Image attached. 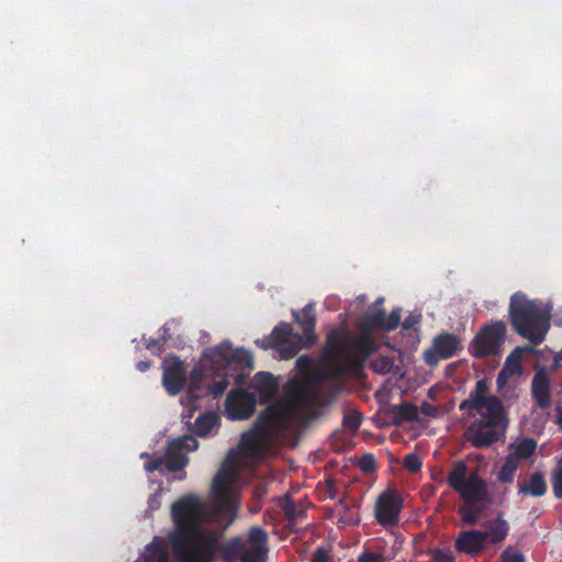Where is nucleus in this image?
Returning <instances> with one entry per match:
<instances>
[{
    "instance_id": "obj_22",
    "label": "nucleus",
    "mask_w": 562,
    "mask_h": 562,
    "mask_svg": "<svg viewBox=\"0 0 562 562\" xmlns=\"http://www.w3.org/2000/svg\"><path fill=\"white\" fill-rule=\"evenodd\" d=\"M229 368L239 371L252 370L254 361L251 353L244 348H233L229 358Z\"/></svg>"
},
{
    "instance_id": "obj_16",
    "label": "nucleus",
    "mask_w": 562,
    "mask_h": 562,
    "mask_svg": "<svg viewBox=\"0 0 562 562\" xmlns=\"http://www.w3.org/2000/svg\"><path fill=\"white\" fill-rule=\"evenodd\" d=\"M531 396L541 409H548L552 405L551 382L543 368L536 371L531 380Z\"/></svg>"
},
{
    "instance_id": "obj_46",
    "label": "nucleus",
    "mask_w": 562,
    "mask_h": 562,
    "mask_svg": "<svg viewBox=\"0 0 562 562\" xmlns=\"http://www.w3.org/2000/svg\"><path fill=\"white\" fill-rule=\"evenodd\" d=\"M296 367L300 371L311 370L313 367V359L307 355H302L296 359Z\"/></svg>"
},
{
    "instance_id": "obj_30",
    "label": "nucleus",
    "mask_w": 562,
    "mask_h": 562,
    "mask_svg": "<svg viewBox=\"0 0 562 562\" xmlns=\"http://www.w3.org/2000/svg\"><path fill=\"white\" fill-rule=\"evenodd\" d=\"M325 351L329 357H337L342 351L341 335L338 330L333 329L326 338Z\"/></svg>"
},
{
    "instance_id": "obj_50",
    "label": "nucleus",
    "mask_w": 562,
    "mask_h": 562,
    "mask_svg": "<svg viewBox=\"0 0 562 562\" xmlns=\"http://www.w3.org/2000/svg\"><path fill=\"white\" fill-rule=\"evenodd\" d=\"M419 412H422L426 416H434L436 413V406L429 404V403H423L420 405V408H418Z\"/></svg>"
},
{
    "instance_id": "obj_17",
    "label": "nucleus",
    "mask_w": 562,
    "mask_h": 562,
    "mask_svg": "<svg viewBox=\"0 0 562 562\" xmlns=\"http://www.w3.org/2000/svg\"><path fill=\"white\" fill-rule=\"evenodd\" d=\"M457 493L468 504L483 503L488 499L487 484L477 473H471Z\"/></svg>"
},
{
    "instance_id": "obj_34",
    "label": "nucleus",
    "mask_w": 562,
    "mask_h": 562,
    "mask_svg": "<svg viewBox=\"0 0 562 562\" xmlns=\"http://www.w3.org/2000/svg\"><path fill=\"white\" fill-rule=\"evenodd\" d=\"M268 548L250 547L243 557V562H266Z\"/></svg>"
},
{
    "instance_id": "obj_47",
    "label": "nucleus",
    "mask_w": 562,
    "mask_h": 562,
    "mask_svg": "<svg viewBox=\"0 0 562 562\" xmlns=\"http://www.w3.org/2000/svg\"><path fill=\"white\" fill-rule=\"evenodd\" d=\"M382 555L375 552H363L358 558V562H381Z\"/></svg>"
},
{
    "instance_id": "obj_26",
    "label": "nucleus",
    "mask_w": 562,
    "mask_h": 562,
    "mask_svg": "<svg viewBox=\"0 0 562 562\" xmlns=\"http://www.w3.org/2000/svg\"><path fill=\"white\" fill-rule=\"evenodd\" d=\"M144 562H170L166 546L160 539L155 538L147 544Z\"/></svg>"
},
{
    "instance_id": "obj_55",
    "label": "nucleus",
    "mask_w": 562,
    "mask_h": 562,
    "mask_svg": "<svg viewBox=\"0 0 562 562\" xmlns=\"http://www.w3.org/2000/svg\"><path fill=\"white\" fill-rule=\"evenodd\" d=\"M136 367L140 372H145L150 368V362L149 361H139V362H137Z\"/></svg>"
},
{
    "instance_id": "obj_25",
    "label": "nucleus",
    "mask_w": 562,
    "mask_h": 562,
    "mask_svg": "<svg viewBox=\"0 0 562 562\" xmlns=\"http://www.w3.org/2000/svg\"><path fill=\"white\" fill-rule=\"evenodd\" d=\"M165 465L167 470L171 473H176L181 471L189 463L188 456L170 446L169 450L166 453Z\"/></svg>"
},
{
    "instance_id": "obj_7",
    "label": "nucleus",
    "mask_w": 562,
    "mask_h": 562,
    "mask_svg": "<svg viewBox=\"0 0 562 562\" xmlns=\"http://www.w3.org/2000/svg\"><path fill=\"white\" fill-rule=\"evenodd\" d=\"M506 333L507 327L503 321H495L483 326L469 346L470 353L477 359L498 355Z\"/></svg>"
},
{
    "instance_id": "obj_9",
    "label": "nucleus",
    "mask_w": 562,
    "mask_h": 562,
    "mask_svg": "<svg viewBox=\"0 0 562 562\" xmlns=\"http://www.w3.org/2000/svg\"><path fill=\"white\" fill-rule=\"evenodd\" d=\"M403 508V498L394 490H386L379 495L374 504V516L383 527H393L398 524L400 513Z\"/></svg>"
},
{
    "instance_id": "obj_29",
    "label": "nucleus",
    "mask_w": 562,
    "mask_h": 562,
    "mask_svg": "<svg viewBox=\"0 0 562 562\" xmlns=\"http://www.w3.org/2000/svg\"><path fill=\"white\" fill-rule=\"evenodd\" d=\"M519 462H517L514 457L507 456L504 459V463L498 472V481L502 483H512L515 477V473L518 469Z\"/></svg>"
},
{
    "instance_id": "obj_52",
    "label": "nucleus",
    "mask_w": 562,
    "mask_h": 562,
    "mask_svg": "<svg viewBox=\"0 0 562 562\" xmlns=\"http://www.w3.org/2000/svg\"><path fill=\"white\" fill-rule=\"evenodd\" d=\"M462 519L469 525H474L477 521V514L474 512L464 513L462 515Z\"/></svg>"
},
{
    "instance_id": "obj_31",
    "label": "nucleus",
    "mask_w": 562,
    "mask_h": 562,
    "mask_svg": "<svg viewBox=\"0 0 562 562\" xmlns=\"http://www.w3.org/2000/svg\"><path fill=\"white\" fill-rule=\"evenodd\" d=\"M248 540L250 542V547L267 548L268 533L263 528L254 526L249 529Z\"/></svg>"
},
{
    "instance_id": "obj_27",
    "label": "nucleus",
    "mask_w": 562,
    "mask_h": 562,
    "mask_svg": "<svg viewBox=\"0 0 562 562\" xmlns=\"http://www.w3.org/2000/svg\"><path fill=\"white\" fill-rule=\"evenodd\" d=\"M514 451L509 453V457H514V459L519 462L520 460H525L530 458L537 448V442L532 438H525L516 446H512Z\"/></svg>"
},
{
    "instance_id": "obj_53",
    "label": "nucleus",
    "mask_w": 562,
    "mask_h": 562,
    "mask_svg": "<svg viewBox=\"0 0 562 562\" xmlns=\"http://www.w3.org/2000/svg\"><path fill=\"white\" fill-rule=\"evenodd\" d=\"M284 512H285V515L289 517V518H293L294 517V505L291 501H286L284 507H283Z\"/></svg>"
},
{
    "instance_id": "obj_41",
    "label": "nucleus",
    "mask_w": 562,
    "mask_h": 562,
    "mask_svg": "<svg viewBox=\"0 0 562 562\" xmlns=\"http://www.w3.org/2000/svg\"><path fill=\"white\" fill-rule=\"evenodd\" d=\"M340 521L346 525L356 526L359 524L360 517L358 512L345 508L342 515L340 516Z\"/></svg>"
},
{
    "instance_id": "obj_39",
    "label": "nucleus",
    "mask_w": 562,
    "mask_h": 562,
    "mask_svg": "<svg viewBox=\"0 0 562 562\" xmlns=\"http://www.w3.org/2000/svg\"><path fill=\"white\" fill-rule=\"evenodd\" d=\"M393 367L392 359L387 357H379L372 363V368L378 373H387L391 371Z\"/></svg>"
},
{
    "instance_id": "obj_2",
    "label": "nucleus",
    "mask_w": 562,
    "mask_h": 562,
    "mask_svg": "<svg viewBox=\"0 0 562 562\" xmlns=\"http://www.w3.org/2000/svg\"><path fill=\"white\" fill-rule=\"evenodd\" d=\"M176 531L169 535L172 553L179 562H214L220 550L212 531L194 527L201 520L202 506L192 494L184 495L171 506Z\"/></svg>"
},
{
    "instance_id": "obj_13",
    "label": "nucleus",
    "mask_w": 562,
    "mask_h": 562,
    "mask_svg": "<svg viewBox=\"0 0 562 562\" xmlns=\"http://www.w3.org/2000/svg\"><path fill=\"white\" fill-rule=\"evenodd\" d=\"M291 334L292 326L281 322L273 328L270 335L257 339L255 344L263 350L276 349L280 352L282 359H290L291 357H285L284 355L288 350H291Z\"/></svg>"
},
{
    "instance_id": "obj_57",
    "label": "nucleus",
    "mask_w": 562,
    "mask_h": 562,
    "mask_svg": "<svg viewBox=\"0 0 562 562\" xmlns=\"http://www.w3.org/2000/svg\"><path fill=\"white\" fill-rule=\"evenodd\" d=\"M265 494V488L263 487H257L256 488V495L258 497L262 496Z\"/></svg>"
},
{
    "instance_id": "obj_19",
    "label": "nucleus",
    "mask_w": 562,
    "mask_h": 562,
    "mask_svg": "<svg viewBox=\"0 0 562 562\" xmlns=\"http://www.w3.org/2000/svg\"><path fill=\"white\" fill-rule=\"evenodd\" d=\"M386 414L392 419V424L396 426L406 422L412 423L419 420L418 407L415 404L405 401L398 405H392Z\"/></svg>"
},
{
    "instance_id": "obj_12",
    "label": "nucleus",
    "mask_w": 562,
    "mask_h": 562,
    "mask_svg": "<svg viewBox=\"0 0 562 562\" xmlns=\"http://www.w3.org/2000/svg\"><path fill=\"white\" fill-rule=\"evenodd\" d=\"M256 395L243 389H236L227 394L225 401V413L232 420H244L249 418L256 409Z\"/></svg>"
},
{
    "instance_id": "obj_4",
    "label": "nucleus",
    "mask_w": 562,
    "mask_h": 562,
    "mask_svg": "<svg viewBox=\"0 0 562 562\" xmlns=\"http://www.w3.org/2000/svg\"><path fill=\"white\" fill-rule=\"evenodd\" d=\"M515 331L532 345H540L550 329L551 313L537 301L528 300L522 292L512 295L508 308Z\"/></svg>"
},
{
    "instance_id": "obj_43",
    "label": "nucleus",
    "mask_w": 562,
    "mask_h": 562,
    "mask_svg": "<svg viewBox=\"0 0 562 562\" xmlns=\"http://www.w3.org/2000/svg\"><path fill=\"white\" fill-rule=\"evenodd\" d=\"M503 562H525V555L518 551L504 550L502 553Z\"/></svg>"
},
{
    "instance_id": "obj_6",
    "label": "nucleus",
    "mask_w": 562,
    "mask_h": 562,
    "mask_svg": "<svg viewBox=\"0 0 562 562\" xmlns=\"http://www.w3.org/2000/svg\"><path fill=\"white\" fill-rule=\"evenodd\" d=\"M236 473L228 468H222L212 482L211 493L215 510L231 521L236 517L238 503L232 492Z\"/></svg>"
},
{
    "instance_id": "obj_3",
    "label": "nucleus",
    "mask_w": 562,
    "mask_h": 562,
    "mask_svg": "<svg viewBox=\"0 0 562 562\" xmlns=\"http://www.w3.org/2000/svg\"><path fill=\"white\" fill-rule=\"evenodd\" d=\"M459 409L470 415L475 411L481 417L465 430V438L474 448L491 447L505 436L508 418L504 404L499 397L490 395V385L485 379L476 382L469 397L460 403Z\"/></svg>"
},
{
    "instance_id": "obj_38",
    "label": "nucleus",
    "mask_w": 562,
    "mask_h": 562,
    "mask_svg": "<svg viewBox=\"0 0 562 562\" xmlns=\"http://www.w3.org/2000/svg\"><path fill=\"white\" fill-rule=\"evenodd\" d=\"M140 458H147V462L144 464V468L146 472L153 473L157 470H159L162 464H165V459L162 457L159 458H150V456L147 452H143L140 454Z\"/></svg>"
},
{
    "instance_id": "obj_23",
    "label": "nucleus",
    "mask_w": 562,
    "mask_h": 562,
    "mask_svg": "<svg viewBox=\"0 0 562 562\" xmlns=\"http://www.w3.org/2000/svg\"><path fill=\"white\" fill-rule=\"evenodd\" d=\"M468 476V465L464 461L460 460L457 461L449 471L447 483L453 491L458 492L467 482Z\"/></svg>"
},
{
    "instance_id": "obj_59",
    "label": "nucleus",
    "mask_w": 562,
    "mask_h": 562,
    "mask_svg": "<svg viewBox=\"0 0 562 562\" xmlns=\"http://www.w3.org/2000/svg\"><path fill=\"white\" fill-rule=\"evenodd\" d=\"M149 507H150L151 509H155V508H156V501H155V499H150V501H149Z\"/></svg>"
},
{
    "instance_id": "obj_5",
    "label": "nucleus",
    "mask_w": 562,
    "mask_h": 562,
    "mask_svg": "<svg viewBox=\"0 0 562 562\" xmlns=\"http://www.w3.org/2000/svg\"><path fill=\"white\" fill-rule=\"evenodd\" d=\"M232 350L233 345L229 340H224L213 348L205 349L200 362L190 372V392L199 391L202 381L209 375L228 369Z\"/></svg>"
},
{
    "instance_id": "obj_8",
    "label": "nucleus",
    "mask_w": 562,
    "mask_h": 562,
    "mask_svg": "<svg viewBox=\"0 0 562 562\" xmlns=\"http://www.w3.org/2000/svg\"><path fill=\"white\" fill-rule=\"evenodd\" d=\"M292 316L294 322L300 325L304 335L291 334V350L285 352V357H294L301 349H308L316 341V313L314 304H306L301 313L292 311Z\"/></svg>"
},
{
    "instance_id": "obj_21",
    "label": "nucleus",
    "mask_w": 562,
    "mask_h": 562,
    "mask_svg": "<svg viewBox=\"0 0 562 562\" xmlns=\"http://www.w3.org/2000/svg\"><path fill=\"white\" fill-rule=\"evenodd\" d=\"M547 490L548 486L542 473L535 472L530 475L528 483L519 485L518 493L522 495L541 497L547 493Z\"/></svg>"
},
{
    "instance_id": "obj_40",
    "label": "nucleus",
    "mask_w": 562,
    "mask_h": 562,
    "mask_svg": "<svg viewBox=\"0 0 562 562\" xmlns=\"http://www.w3.org/2000/svg\"><path fill=\"white\" fill-rule=\"evenodd\" d=\"M431 558L434 562H454V555L450 549H436Z\"/></svg>"
},
{
    "instance_id": "obj_1",
    "label": "nucleus",
    "mask_w": 562,
    "mask_h": 562,
    "mask_svg": "<svg viewBox=\"0 0 562 562\" xmlns=\"http://www.w3.org/2000/svg\"><path fill=\"white\" fill-rule=\"evenodd\" d=\"M322 402L323 395L318 390L306 383H295L281 403L260 413L252 430L243 434L241 448L254 456L263 454L271 438L291 429L301 412Z\"/></svg>"
},
{
    "instance_id": "obj_62",
    "label": "nucleus",
    "mask_w": 562,
    "mask_h": 562,
    "mask_svg": "<svg viewBox=\"0 0 562 562\" xmlns=\"http://www.w3.org/2000/svg\"><path fill=\"white\" fill-rule=\"evenodd\" d=\"M558 358L562 360V349L560 350Z\"/></svg>"
},
{
    "instance_id": "obj_14",
    "label": "nucleus",
    "mask_w": 562,
    "mask_h": 562,
    "mask_svg": "<svg viewBox=\"0 0 562 562\" xmlns=\"http://www.w3.org/2000/svg\"><path fill=\"white\" fill-rule=\"evenodd\" d=\"M460 349V339L453 334L443 333L435 337L432 350L424 353V359L428 364H435L438 359H449Z\"/></svg>"
},
{
    "instance_id": "obj_10",
    "label": "nucleus",
    "mask_w": 562,
    "mask_h": 562,
    "mask_svg": "<svg viewBox=\"0 0 562 562\" xmlns=\"http://www.w3.org/2000/svg\"><path fill=\"white\" fill-rule=\"evenodd\" d=\"M162 368V386L170 396L180 394L188 380L184 362L177 356H169L165 358L161 364Z\"/></svg>"
},
{
    "instance_id": "obj_37",
    "label": "nucleus",
    "mask_w": 562,
    "mask_h": 562,
    "mask_svg": "<svg viewBox=\"0 0 562 562\" xmlns=\"http://www.w3.org/2000/svg\"><path fill=\"white\" fill-rule=\"evenodd\" d=\"M403 465L408 471L416 473L422 469V460L416 453H408L403 460Z\"/></svg>"
},
{
    "instance_id": "obj_45",
    "label": "nucleus",
    "mask_w": 562,
    "mask_h": 562,
    "mask_svg": "<svg viewBox=\"0 0 562 562\" xmlns=\"http://www.w3.org/2000/svg\"><path fill=\"white\" fill-rule=\"evenodd\" d=\"M359 465L364 472H373L375 470V459L372 454H366L360 459Z\"/></svg>"
},
{
    "instance_id": "obj_18",
    "label": "nucleus",
    "mask_w": 562,
    "mask_h": 562,
    "mask_svg": "<svg viewBox=\"0 0 562 562\" xmlns=\"http://www.w3.org/2000/svg\"><path fill=\"white\" fill-rule=\"evenodd\" d=\"M251 387L258 393L260 402L267 403L274 397L278 383L273 374L262 371L254 376Z\"/></svg>"
},
{
    "instance_id": "obj_56",
    "label": "nucleus",
    "mask_w": 562,
    "mask_h": 562,
    "mask_svg": "<svg viewBox=\"0 0 562 562\" xmlns=\"http://www.w3.org/2000/svg\"><path fill=\"white\" fill-rule=\"evenodd\" d=\"M557 424L562 429V408L561 407H557Z\"/></svg>"
},
{
    "instance_id": "obj_28",
    "label": "nucleus",
    "mask_w": 562,
    "mask_h": 562,
    "mask_svg": "<svg viewBox=\"0 0 562 562\" xmlns=\"http://www.w3.org/2000/svg\"><path fill=\"white\" fill-rule=\"evenodd\" d=\"M217 423V416L214 413H206L199 416L195 420V434L204 437L211 432Z\"/></svg>"
},
{
    "instance_id": "obj_54",
    "label": "nucleus",
    "mask_w": 562,
    "mask_h": 562,
    "mask_svg": "<svg viewBox=\"0 0 562 562\" xmlns=\"http://www.w3.org/2000/svg\"><path fill=\"white\" fill-rule=\"evenodd\" d=\"M324 379V373L321 371H315L310 375V382L311 383H319Z\"/></svg>"
},
{
    "instance_id": "obj_15",
    "label": "nucleus",
    "mask_w": 562,
    "mask_h": 562,
    "mask_svg": "<svg viewBox=\"0 0 562 562\" xmlns=\"http://www.w3.org/2000/svg\"><path fill=\"white\" fill-rule=\"evenodd\" d=\"M454 548L459 553L475 558L485 549V533L480 530L462 531L454 540Z\"/></svg>"
},
{
    "instance_id": "obj_44",
    "label": "nucleus",
    "mask_w": 562,
    "mask_h": 562,
    "mask_svg": "<svg viewBox=\"0 0 562 562\" xmlns=\"http://www.w3.org/2000/svg\"><path fill=\"white\" fill-rule=\"evenodd\" d=\"M166 344V339H156V338H149L145 339V347L147 350H150L153 352L157 351L160 353L164 350Z\"/></svg>"
},
{
    "instance_id": "obj_51",
    "label": "nucleus",
    "mask_w": 562,
    "mask_h": 562,
    "mask_svg": "<svg viewBox=\"0 0 562 562\" xmlns=\"http://www.w3.org/2000/svg\"><path fill=\"white\" fill-rule=\"evenodd\" d=\"M329 370L333 375H342L346 372L345 368L337 362H331L329 364Z\"/></svg>"
},
{
    "instance_id": "obj_20",
    "label": "nucleus",
    "mask_w": 562,
    "mask_h": 562,
    "mask_svg": "<svg viewBox=\"0 0 562 562\" xmlns=\"http://www.w3.org/2000/svg\"><path fill=\"white\" fill-rule=\"evenodd\" d=\"M359 330L360 334L351 341V348L357 357L361 360H366L376 350V344L372 337V333L363 329Z\"/></svg>"
},
{
    "instance_id": "obj_32",
    "label": "nucleus",
    "mask_w": 562,
    "mask_h": 562,
    "mask_svg": "<svg viewBox=\"0 0 562 562\" xmlns=\"http://www.w3.org/2000/svg\"><path fill=\"white\" fill-rule=\"evenodd\" d=\"M522 351L524 348L516 347L506 359L505 369H508L513 374L520 373L521 371L520 359Z\"/></svg>"
},
{
    "instance_id": "obj_11",
    "label": "nucleus",
    "mask_w": 562,
    "mask_h": 562,
    "mask_svg": "<svg viewBox=\"0 0 562 562\" xmlns=\"http://www.w3.org/2000/svg\"><path fill=\"white\" fill-rule=\"evenodd\" d=\"M401 322V308H394L390 315H385L383 308L374 307L371 311L366 312L357 322L359 329L381 331H392L396 329Z\"/></svg>"
},
{
    "instance_id": "obj_33",
    "label": "nucleus",
    "mask_w": 562,
    "mask_h": 562,
    "mask_svg": "<svg viewBox=\"0 0 562 562\" xmlns=\"http://www.w3.org/2000/svg\"><path fill=\"white\" fill-rule=\"evenodd\" d=\"M171 446L179 451H182V450L194 451L198 449L199 442L193 436L186 435V436L180 437L177 440H175L171 443Z\"/></svg>"
},
{
    "instance_id": "obj_42",
    "label": "nucleus",
    "mask_w": 562,
    "mask_h": 562,
    "mask_svg": "<svg viewBox=\"0 0 562 562\" xmlns=\"http://www.w3.org/2000/svg\"><path fill=\"white\" fill-rule=\"evenodd\" d=\"M553 494L557 498H562V465L555 471L552 479Z\"/></svg>"
},
{
    "instance_id": "obj_49",
    "label": "nucleus",
    "mask_w": 562,
    "mask_h": 562,
    "mask_svg": "<svg viewBox=\"0 0 562 562\" xmlns=\"http://www.w3.org/2000/svg\"><path fill=\"white\" fill-rule=\"evenodd\" d=\"M312 562H328V557L325 550L317 548L313 555Z\"/></svg>"
},
{
    "instance_id": "obj_58",
    "label": "nucleus",
    "mask_w": 562,
    "mask_h": 562,
    "mask_svg": "<svg viewBox=\"0 0 562 562\" xmlns=\"http://www.w3.org/2000/svg\"><path fill=\"white\" fill-rule=\"evenodd\" d=\"M149 507H150L151 509H155V508H156V501H155V499H150V501H149Z\"/></svg>"
},
{
    "instance_id": "obj_61",
    "label": "nucleus",
    "mask_w": 562,
    "mask_h": 562,
    "mask_svg": "<svg viewBox=\"0 0 562 562\" xmlns=\"http://www.w3.org/2000/svg\"><path fill=\"white\" fill-rule=\"evenodd\" d=\"M504 371H505V369H504V370H502V371L498 373L497 381H499V380L502 379V376H503V374H504Z\"/></svg>"
},
{
    "instance_id": "obj_35",
    "label": "nucleus",
    "mask_w": 562,
    "mask_h": 562,
    "mask_svg": "<svg viewBox=\"0 0 562 562\" xmlns=\"http://www.w3.org/2000/svg\"><path fill=\"white\" fill-rule=\"evenodd\" d=\"M362 423V416L359 412L352 411L345 414L342 425L345 428L356 432Z\"/></svg>"
},
{
    "instance_id": "obj_48",
    "label": "nucleus",
    "mask_w": 562,
    "mask_h": 562,
    "mask_svg": "<svg viewBox=\"0 0 562 562\" xmlns=\"http://www.w3.org/2000/svg\"><path fill=\"white\" fill-rule=\"evenodd\" d=\"M420 322V315L409 314L402 323V328L407 330Z\"/></svg>"
},
{
    "instance_id": "obj_60",
    "label": "nucleus",
    "mask_w": 562,
    "mask_h": 562,
    "mask_svg": "<svg viewBox=\"0 0 562 562\" xmlns=\"http://www.w3.org/2000/svg\"><path fill=\"white\" fill-rule=\"evenodd\" d=\"M236 382H238V383H241V382H243V375H241V374H238V375L236 376Z\"/></svg>"
},
{
    "instance_id": "obj_24",
    "label": "nucleus",
    "mask_w": 562,
    "mask_h": 562,
    "mask_svg": "<svg viewBox=\"0 0 562 562\" xmlns=\"http://www.w3.org/2000/svg\"><path fill=\"white\" fill-rule=\"evenodd\" d=\"M483 533H485V541L490 540L491 543H499L508 533L507 522L502 518L492 520L488 522Z\"/></svg>"
},
{
    "instance_id": "obj_36",
    "label": "nucleus",
    "mask_w": 562,
    "mask_h": 562,
    "mask_svg": "<svg viewBox=\"0 0 562 562\" xmlns=\"http://www.w3.org/2000/svg\"><path fill=\"white\" fill-rule=\"evenodd\" d=\"M229 380L227 379V376H221L220 380L217 381H214L210 386H209V393L211 395H213V397H218L221 396L225 390L228 387L229 385Z\"/></svg>"
}]
</instances>
